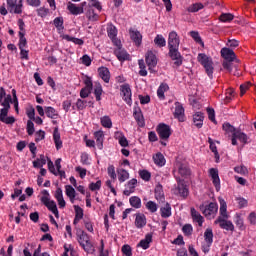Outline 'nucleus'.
Here are the masks:
<instances>
[{"instance_id":"nucleus-1","label":"nucleus","mask_w":256,"mask_h":256,"mask_svg":"<svg viewBox=\"0 0 256 256\" xmlns=\"http://www.w3.org/2000/svg\"><path fill=\"white\" fill-rule=\"evenodd\" d=\"M179 45H181L179 34L176 31H171L168 35V57L174 61L175 67L183 65V56L179 52Z\"/></svg>"},{"instance_id":"nucleus-2","label":"nucleus","mask_w":256,"mask_h":256,"mask_svg":"<svg viewBox=\"0 0 256 256\" xmlns=\"http://www.w3.org/2000/svg\"><path fill=\"white\" fill-rule=\"evenodd\" d=\"M197 59L200 65L204 67L208 77L213 79V59H211V57L207 56L205 53L198 54Z\"/></svg>"},{"instance_id":"nucleus-3","label":"nucleus","mask_w":256,"mask_h":256,"mask_svg":"<svg viewBox=\"0 0 256 256\" xmlns=\"http://www.w3.org/2000/svg\"><path fill=\"white\" fill-rule=\"evenodd\" d=\"M77 241L80 247H82L86 253L93 251V243L91 242L89 234H87L85 231L77 233Z\"/></svg>"},{"instance_id":"nucleus-4","label":"nucleus","mask_w":256,"mask_h":256,"mask_svg":"<svg viewBox=\"0 0 256 256\" xmlns=\"http://www.w3.org/2000/svg\"><path fill=\"white\" fill-rule=\"evenodd\" d=\"M177 185L173 190L174 195H179L183 199L189 197V187L185 184V180L181 179L179 176L176 177Z\"/></svg>"},{"instance_id":"nucleus-5","label":"nucleus","mask_w":256,"mask_h":256,"mask_svg":"<svg viewBox=\"0 0 256 256\" xmlns=\"http://www.w3.org/2000/svg\"><path fill=\"white\" fill-rule=\"evenodd\" d=\"M200 211L207 217V219H213L219 211V206L215 202H210L209 205H201Z\"/></svg>"},{"instance_id":"nucleus-6","label":"nucleus","mask_w":256,"mask_h":256,"mask_svg":"<svg viewBox=\"0 0 256 256\" xmlns=\"http://www.w3.org/2000/svg\"><path fill=\"white\" fill-rule=\"evenodd\" d=\"M9 13L21 15L23 13V0H6Z\"/></svg>"},{"instance_id":"nucleus-7","label":"nucleus","mask_w":256,"mask_h":256,"mask_svg":"<svg viewBox=\"0 0 256 256\" xmlns=\"http://www.w3.org/2000/svg\"><path fill=\"white\" fill-rule=\"evenodd\" d=\"M214 223L215 225H219L220 229H223L224 231H230L231 233L235 231V225L229 220V217H218Z\"/></svg>"},{"instance_id":"nucleus-8","label":"nucleus","mask_w":256,"mask_h":256,"mask_svg":"<svg viewBox=\"0 0 256 256\" xmlns=\"http://www.w3.org/2000/svg\"><path fill=\"white\" fill-rule=\"evenodd\" d=\"M237 140L240 141L242 145H249V143H251V137L241 130H237L234 136H232V145H237Z\"/></svg>"},{"instance_id":"nucleus-9","label":"nucleus","mask_w":256,"mask_h":256,"mask_svg":"<svg viewBox=\"0 0 256 256\" xmlns=\"http://www.w3.org/2000/svg\"><path fill=\"white\" fill-rule=\"evenodd\" d=\"M41 203L47 207L53 215H55L56 219H59V210L57 209V203H55V200H50L49 197L44 196L40 199Z\"/></svg>"},{"instance_id":"nucleus-10","label":"nucleus","mask_w":256,"mask_h":256,"mask_svg":"<svg viewBox=\"0 0 256 256\" xmlns=\"http://www.w3.org/2000/svg\"><path fill=\"white\" fill-rule=\"evenodd\" d=\"M120 94L123 101H125L127 105H130V106L133 105V99H131L132 97L131 86L129 84H124L120 86Z\"/></svg>"},{"instance_id":"nucleus-11","label":"nucleus","mask_w":256,"mask_h":256,"mask_svg":"<svg viewBox=\"0 0 256 256\" xmlns=\"http://www.w3.org/2000/svg\"><path fill=\"white\" fill-rule=\"evenodd\" d=\"M156 131L160 137V139H162L163 141H167V139H169V137H171V126L167 125L165 123H160L157 128Z\"/></svg>"},{"instance_id":"nucleus-12","label":"nucleus","mask_w":256,"mask_h":256,"mask_svg":"<svg viewBox=\"0 0 256 256\" xmlns=\"http://www.w3.org/2000/svg\"><path fill=\"white\" fill-rule=\"evenodd\" d=\"M115 45L118 48H116L114 50V55L117 57L118 61H121V62L129 61L131 59V55H129V53H127V50L119 47L121 45V42L120 41H116Z\"/></svg>"},{"instance_id":"nucleus-13","label":"nucleus","mask_w":256,"mask_h":256,"mask_svg":"<svg viewBox=\"0 0 256 256\" xmlns=\"http://www.w3.org/2000/svg\"><path fill=\"white\" fill-rule=\"evenodd\" d=\"M133 117L138 125V127H145V117L143 116V111L139 106L133 108Z\"/></svg>"},{"instance_id":"nucleus-14","label":"nucleus","mask_w":256,"mask_h":256,"mask_svg":"<svg viewBox=\"0 0 256 256\" xmlns=\"http://www.w3.org/2000/svg\"><path fill=\"white\" fill-rule=\"evenodd\" d=\"M129 35H130V39H132L136 47H141V44L143 43V35L141 34V32L139 30L130 28Z\"/></svg>"},{"instance_id":"nucleus-15","label":"nucleus","mask_w":256,"mask_h":256,"mask_svg":"<svg viewBox=\"0 0 256 256\" xmlns=\"http://www.w3.org/2000/svg\"><path fill=\"white\" fill-rule=\"evenodd\" d=\"M81 7L73 4V3H69L67 6L68 11L71 13V15H81L84 13L85 11V7L87 6V2H82Z\"/></svg>"},{"instance_id":"nucleus-16","label":"nucleus","mask_w":256,"mask_h":256,"mask_svg":"<svg viewBox=\"0 0 256 256\" xmlns=\"http://www.w3.org/2000/svg\"><path fill=\"white\" fill-rule=\"evenodd\" d=\"M145 61H146V64L148 65L149 71H151V69H154V67H157V55H155L153 51L149 50L146 53Z\"/></svg>"},{"instance_id":"nucleus-17","label":"nucleus","mask_w":256,"mask_h":256,"mask_svg":"<svg viewBox=\"0 0 256 256\" xmlns=\"http://www.w3.org/2000/svg\"><path fill=\"white\" fill-rule=\"evenodd\" d=\"M176 167L178 169V173L181 177L184 179H187L189 175H191V169L189 168V165L183 162H176Z\"/></svg>"},{"instance_id":"nucleus-18","label":"nucleus","mask_w":256,"mask_h":256,"mask_svg":"<svg viewBox=\"0 0 256 256\" xmlns=\"http://www.w3.org/2000/svg\"><path fill=\"white\" fill-rule=\"evenodd\" d=\"M209 175L212 179L213 185L216 188V191L221 189V179H219V170L217 168H211L209 170Z\"/></svg>"},{"instance_id":"nucleus-19","label":"nucleus","mask_w":256,"mask_h":256,"mask_svg":"<svg viewBox=\"0 0 256 256\" xmlns=\"http://www.w3.org/2000/svg\"><path fill=\"white\" fill-rule=\"evenodd\" d=\"M221 57L224 58V61H235L237 59V55L231 48L224 47L220 51Z\"/></svg>"},{"instance_id":"nucleus-20","label":"nucleus","mask_w":256,"mask_h":256,"mask_svg":"<svg viewBox=\"0 0 256 256\" xmlns=\"http://www.w3.org/2000/svg\"><path fill=\"white\" fill-rule=\"evenodd\" d=\"M174 117L180 122L185 121V108H183V105H181L179 102L175 103Z\"/></svg>"},{"instance_id":"nucleus-21","label":"nucleus","mask_w":256,"mask_h":256,"mask_svg":"<svg viewBox=\"0 0 256 256\" xmlns=\"http://www.w3.org/2000/svg\"><path fill=\"white\" fill-rule=\"evenodd\" d=\"M191 217L194 223H198L199 227H203L205 218L202 217L201 213L195 210V208L190 209Z\"/></svg>"},{"instance_id":"nucleus-22","label":"nucleus","mask_w":256,"mask_h":256,"mask_svg":"<svg viewBox=\"0 0 256 256\" xmlns=\"http://www.w3.org/2000/svg\"><path fill=\"white\" fill-rule=\"evenodd\" d=\"M84 11L89 21H99V14L95 13V9L91 6H84Z\"/></svg>"},{"instance_id":"nucleus-23","label":"nucleus","mask_w":256,"mask_h":256,"mask_svg":"<svg viewBox=\"0 0 256 256\" xmlns=\"http://www.w3.org/2000/svg\"><path fill=\"white\" fill-rule=\"evenodd\" d=\"M203 121H205V114L202 112H196L193 115V123L197 129H201L203 127Z\"/></svg>"},{"instance_id":"nucleus-24","label":"nucleus","mask_w":256,"mask_h":256,"mask_svg":"<svg viewBox=\"0 0 256 256\" xmlns=\"http://www.w3.org/2000/svg\"><path fill=\"white\" fill-rule=\"evenodd\" d=\"M99 77L104 81V83H109L111 80V72H109V68L100 67L98 69Z\"/></svg>"},{"instance_id":"nucleus-25","label":"nucleus","mask_w":256,"mask_h":256,"mask_svg":"<svg viewBox=\"0 0 256 256\" xmlns=\"http://www.w3.org/2000/svg\"><path fill=\"white\" fill-rule=\"evenodd\" d=\"M135 227H137V229H143V227H145V225H147V217L145 216V214H136V218H135Z\"/></svg>"},{"instance_id":"nucleus-26","label":"nucleus","mask_w":256,"mask_h":256,"mask_svg":"<svg viewBox=\"0 0 256 256\" xmlns=\"http://www.w3.org/2000/svg\"><path fill=\"white\" fill-rule=\"evenodd\" d=\"M169 91V85L167 83H161L157 89V96L160 101H165V93Z\"/></svg>"},{"instance_id":"nucleus-27","label":"nucleus","mask_w":256,"mask_h":256,"mask_svg":"<svg viewBox=\"0 0 256 256\" xmlns=\"http://www.w3.org/2000/svg\"><path fill=\"white\" fill-rule=\"evenodd\" d=\"M53 140L57 151L63 147V141H61V133H59V128H55L53 132Z\"/></svg>"},{"instance_id":"nucleus-28","label":"nucleus","mask_w":256,"mask_h":256,"mask_svg":"<svg viewBox=\"0 0 256 256\" xmlns=\"http://www.w3.org/2000/svg\"><path fill=\"white\" fill-rule=\"evenodd\" d=\"M114 137L118 140V143L121 145V147H129V141L122 132H115Z\"/></svg>"},{"instance_id":"nucleus-29","label":"nucleus","mask_w":256,"mask_h":256,"mask_svg":"<svg viewBox=\"0 0 256 256\" xmlns=\"http://www.w3.org/2000/svg\"><path fill=\"white\" fill-rule=\"evenodd\" d=\"M153 241V234L148 233L145 236V239L141 240L138 243V247H141L142 249H149V244Z\"/></svg>"},{"instance_id":"nucleus-30","label":"nucleus","mask_w":256,"mask_h":256,"mask_svg":"<svg viewBox=\"0 0 256 256\" xmlns=\"http://www.w3.org/2000/svg\"><path fill=\"white\" fill-rule=\"evenodd\" d=\"M105 135L103 134V131L99 130L94 132V138L96 139V145L100 151L103 149V139Z\"/></svg>"},{"instance_id":"nucleus-31","label":"nucleus","mask_w":256,"mask_h":256,"mask_svg":"<svg viewBox=\"0 0 256 256\" xmlns=\"http://www.w3.org/2000/svg\"><path fill=\"white\" fill-rule=\"evenodd\" d=\"M66 195L70 199L71 203H75V197H77V192L75 191V188L71 185H66Z\"/></svg>"},{"instance_id":"nucleus-32","label":"nucleus","mask_w":256,"mask_h":256,"mask_svg":"<svg viewBox=\"0 0 256 256\" xmlns=\"http://www.w3.org/2000/svg\"><path fill=\"white\" fill-rule=\"evenodd\" d=\"M160 215L163 219H168V217H171V204L166 203L163 207H161Z\"/></svg>"},{"instance_id":"nucleus-33","label":"nucleus","mask_w":256,"mask_h":256,"mask_svg":"<svg viewBox=\"0 0 256 256\" xmlns=\"http://www.w3.org/2000/svg\"><path fill=\"white\" fill-rule=\"evenodd\" d=\"M64 23H65V21L63 20V17H61V16L56 17L53 20V25H54V27H56L58 33H61V31H63L65 29Z\"/></svg>"},{"instance_id":"nucleus-34","label":"nucleus","mask_w":256,"mask_h":256,"mask_svg":"<svg viewBox=\"0 0 256 256\" xmlns=\"http://www.w3.org/2000/svg\"><path fill=\"white\" fill-rule=\"evenodd\" d=\"M107 33H108V37L114 41V43H117V27H115V25H110L107 28Z\"/></svg>"},{"instance_id":"nucleus-35","label":"nucleus","mask_w":256,"mask_h":256,"mask_svg":"<svg viewBox=\"0 0 256 256\" xmlns=\"http://www.w3.org/2000/svg\"><path fill=\"white\" fill-rule=\"evenodd\" d=\"M154 45L159 48L165 47L167 45V40H165V37H163V35L157 34L154 38Z\"/></svg>"},{"instance_id":"nucleus-36","label":"nucleus","mask_w":256,"mask_h":256,"mask_svg":"<svg viewBox=\"0 0 256 256\" xmlns=\"http://www.w3.org/2000/svg\"><path fill=\"white\" fill-rule=\"evenodd\" d=\"M45 114L49 119H57V117H59L57 110L51 106L45 107Z\"/></svg>"},{"instance_id":"nucleus-37","label":"nucleus","mask_w":256,"mask_h":256,"mask_svg":"<svg viewBox=\"0 0 256 256\" xmlns=\"http://www.w3.org/2000/svg\"><path fill=\"white\" fill-rule=\"evenodd\" d=\"M234 223L236 227H238L239 231H245L247 229L244 220L241 218V215L239 214L235 215Z\"/></svg>"},{"instance_id":"nucleus-38","label":"nucleus","mask_w":256,"mask_h":256,"mask_svg":"<svg viewBox=\"0 0 256 256\" xmlns=\"http://www.w3.org/2000/svg\"><path fill=\"white\" fill-rule=\"evenodd\" d=\"M208 143L210 145V150L214 153L216 163H219L220 156L219 151H217V145H215V142L211 138H208Z\"/></svg>"},{"instance_id":"nucleus-39","label":"nucleus","mask_w":256,"mask_h":256,"mask_svg":"<svg viewBox=\"0 0 256 256\" xmlns=\"http://www.w3.org/2000/svg\"><path fill=\"white\" fill-rule=\"evenodd\" d=\"M155 165H158V167H164L165 165V156L161 154V152H158L156 155L153 156Z\"/></svg>"},{"instance_id":"nucleus-40","label":"nucleus","mask_w":256,"mask_h":256,"mask_svg":"<svg viewBox=\"0 0 256 256\" xmlns=\"http://www.w3.org/2000/svg\"><path fill=\"white\" fill-rule=\"evenodd\" d=\"M204 8H205V5H203V3H194L187 8V11L188 13H197Z\"/></svg>"},{"instance_id":"nucleus-41","label":"nucleus","mask_w":256,"mask_h":256,"mask_svg":"<svg viewBox=\"0 0 256 256\" xmlns=\"http://www.w3.org/2000/svg\"><path fill=\"white\" fill-rule=\"evenodd\" d=\"M62 39H64L65 41H70L71 43H74L75 45H83L85 43L83 41V39L75 38L68 34L63 35Z\"/></svg>"},{"instance_id":"nucleus-42","label":"nucleus","mask_w":256,"mask_h":256,"mask_svg":"<svg viewBox=\"0 0 256 256\" xmlns=\"http://www.w3.org/2000/svg\"><path fill=\"white\" fill-rule=\"evenodd\" d=\"M118 173V180L120 183H125L127 179H129V172L125 169H120L117 171Z\"/></svg>"},{"instance_id":"nucleus-43","label":"nucleus","mask_w":256,"mask_h":256,"mask_svg":"<svg viewBox=\"0 0 256 256\" xmlns=\"http://www.w3.org/2000/svg\"><path fill=\"white\" fill-rule=\"evenodd\" d=\"M129 203L134 209H141V198H139V196L130 197Z\"/></svg>"},{"instance_id":"nucleus-44","label":"nucleus","mask_w":256,"mask_h":256,"mask_svg":"<svg viewBox=\"0 0 256 256\" xmlns=\"http://www.w3.org/2000/svg\"><path fill=\"white\" fill-rule=\"evenodd\" d=\"M86 7H91V9L94 7L99 11V13L103 11V6H101V2H99V0H88V5L86 4Z\"/></svg>"},{"instance_id":"nucleus-45","label":"nucleus","mask_w":256,"mask_h":256,"mask_svg":"<svg viewBox=\"0 0 256 256\" xmlns=\"http://www.w3.org/2000/svg\"><path fill=\"white\" fill-rule=\"evenodd\" d=\"M220 203V215L218 217H229V214H227V202H225L223 199H219Z\"/></svg>"},{"instance_id":"nucleus-46","label":"nucleus","mask_w":256,"mask_h":256,"mask_svg":"<svg viewBox=\"0 0 256 256\" xmlns=\"http://www.w3.org/2000/svg\"><path fill=\"white\" fill-rule=\"evenodd\" d=\"M19 42L18 47L19 49H25L27 47V38H25V32H18Z\"/></svg>"},{"instance_id":"nucleus-47","label":"nucleus","mask_w":256,"mask_h":256,"mask_svg":"<svg viewBox=\"0 0 256 256\" xmlns=\"http://www.w3.org/2000/svg\"><path fill=\"white\" fill-rule=\"evenodd\" d=\"M222 129L223 131H225V133L232 134V137L235 135V133H237L238 130L235 129V127L233 125H231L229 122H226L222 125Z\"/></svg>"},{"instance_id":"nucleus-48","label":"nucleus","mask_w":256,"mask_h":256,"mask_svg":"<svg viewBox=\"0 0 256 256\" xmlns=\"http://www.w3.org/2000/svg\"><path fill=\"white\" fill-rule=\"evenodd\" d=\"M100 123L102 127H105L106 129H111L113 127V122L111 121V118L109 116H104L100 119Z\"/></svg>"},{"instance_id":"nucleus-49","label":"nucleus","mask_w":256,"mask_h":256,"mask_svg":"<svg viewBox=\"0 0 256 256\" xmlns=\"http://www.w3.org/2000/svg\"><path fill=\"white\" fill-rule=\"evenodd\" d=\"M204 241L205 243H213V229L207 228L204 232Z\"/></svg>"},{"instance_id":"nucleus-50","label":"nucleus","mask_w":256,"mask_h":256,"mask_svg":"<svg viewBox=\"0 0 256 256\" xmlns=\"http://www.w3.org/2000/svg\"><path fill=\"white\" fill-rule=\"evenodd\" d=\"M46 163L47 160L45 159V156L42 155L40 158L33 162V167H35V169H41L43 165H46Z\"/></svg>"},{"instance_id":"nucleus-51","label":"nucleus","mask_w":256,"mask_h":256,"mask_svg":"<svg viewBox=\"0 0 256 256\" xmlns=\"http://www.w3.org/2000/svg\"><path fill=\"white\" fill-rule=\"evenodd\" d=\"M94 95L96 97V101H101V95H103V86L100 83L95 85Z\"/></svg>"},{"instance_id":"nucleus-52","label":"nucleus","mask_w":256,"mask_h":256,"mask_svg":"<svg viewBox=\"0 0 256 256\" xmlns=\"http://www.w3.org/2000/svg\"><path fill=\"white\" fill-rule=\"evenodd\" d=\"M235 16L231 13H223L220 15L219 19L222 23H231Z\"/></svg>"},{"instance_id":"nucleus-53","label":"nucleus","mask_w":256,"mask_h":256,"mask_svg":"<svg viewBox=\"0 0 256 256\" xmlns=\"http://www.w3.org/2000/svg\"><path fill=\"white\" fill-rule=\"evenodd\" d=\"M10 103H13V98L11 97V94H8L4 101H1L0 105L4 108L11 109Z\"/></svg>"},{"instance_id":"nucleus-54","label":"nucleus","mask_w":256,"mask_h":256,"mask_svg":"<svg viewBox=\"0 0 256 256\" xmlns=\"http://www.w3.org/2000/svg\"><path fill=\"white\" fill-rule=\"evenodd\" d=\"M233 61L235 60H224L222 63L223 69L228 71V73H231V71H233Z\"/></svg>"},{"instance_id":"nucleus-55","label":"nucleus","mask_w":256,"mask_h":256,"mask_svg":"<svg viewBox=\"0 0 256 256\" xmlns=\"http://www.w3.org/2000/svg\"><path fill=\"white\" fill-rule=\"evenodd\" d=\"M146 209H148L150 213H157V203L154 201H148L146 203Z\"/></svg>"},{"instance_id":"nucleus-56","label":"nucleus","mask_w":256,"mask_h":256,"mask_svg":"<svg viewBox=\"0 0 256 256\" xmlns=\"http://www.w3.org/2000/svg\"><path fill=\"white\" fill-rule=\"evenodd\" d=\"M26 131L29 136L33 135L35 133V124L32 120L27 121Z\"/></svg>"},{"instance_id":"nucleus-57","label":"nucleus","mask_w":256,"mask_h":256,"mask_svg":"<svg viewBox=\"0 0 256 256\" xmlns=\"http://www.w3.org/2000/svg\"><path fill=\"white\" fill-rule=\"evenodd\" d=\"M182 231L186 237H189V235H193V226L191 224H185L182 227Z\"/></svg>"},{"instance_id":"nucleus-58","label":"nucleus","mask_w":256,"mask_h":256,"mask_svg":"<svg viewBox=\"0 0 256 256\" xmlns=\"http://www.w3.org/2000/svg\"><path fill=\"white\" fill-rule=\"evenodd\" d=\"M139 176L141 177V179L143 181H151V172H149L147 170H141L139 172Z\"/></svg>"},{"instance_id":"nucleus-59","label":"nucleus","mask_w":256,"mask_h":256,"mask_svg":"<svg viewBox=\"0 0 256 256\" xmlns=\"http://www.w3.org/2000/svg\"><path fill=\"white\" fill-rule=\"evenodd\" d=\"M102 182L101 180L96 181V183L91 182L89 184L90 191H99L101 189Z\"/></svg>"},{"instance_id":"nucleus-60","label":"nucleus","mask_w":256,"mask_h":256,"mask_svg":"<svg viewBox=\"0 0 256 256\" xmlns=\"http://www.w3.org/2000/svg\"><path fill=\"white\" fill-rule=\"evenodd\" d=\"M154 193H155L156 199H161V197H163V186L161 184H158L155 187Z\"/></svg>"},{"instance_id":"nucleus-61","label":"nucleus","mask_w":256,"mask_h":256,"mask_svg":"<svg viewBox=\"0 0 256 256\" xmlns=\"http://www.w3.org/2000/svg\"><path fill=\"white\" fill-rule=\"evenodd\" d=\"M121 251H122L123 255L133 256V250L131 249V247L128 244L123 245Z\"/></svg>"},{"instance_id":"nucleus-62","label":"nucleus","mask_w":256,"mask_h":256,"mask_svg":"<svg viewBox=\"0 0 256 256\" xmlns=\"http://www.w3.org/2000/svg\"><path fill=\"white\" fill-rule=\"evenodd\" d=\"M74 211L76 219H83V208L78 205H74Z\"/></svg>"},{"instance_id":"nucleus-63","label":"nucleus","mask_w":256,"mask_h":256,"mask_svg":"<svg viewBox=\"0 0 256 256\" xmlns=\"http://www.w3.org/2000/svg\"><path fill=\"white\" fill-rule=\"evenodd\" d=\"M37 15L38 17H47V15H49V9L45 8V7H40L37 9Z\"/></svg>"},{"instance_id":"nucleus-64","label":"nucleus","mask_w":256,"mask_h":256,"mask_svg":"<svg viewBox=\"0 0 256 256\" xmlns=\"http://www.w3.org/2000/svg\"><path fill=\"white\" fill-rule=\"evenodd\" d=\"M107 172L110 178H112L114 181L117 179V173H115V166L109 165L107 168Z\"/></svg>"}]
</instances>
